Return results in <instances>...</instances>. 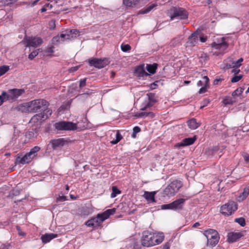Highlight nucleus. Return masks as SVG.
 <instances>
[{
	"label": "nucleus",
	"instance_id": "14",
	"mask_svg": "<svg viewBox=\"0 0 249 249\" xmlns=\"http://www.w3.org/2000/svg\"><path fill=\"white\" fill-rule=\"evenodd\" d=\"M147 95L148 97V103L144 107L141 108L142 110H144L147 107L153 106L157 102V97L155 93H149Z\"/></svg>",
	"mask_w": 249,
	"mask_h": 249
},
{
	"label": "nucleus",
	"instance_id": "16",
	"mask_svg": "<svg viewBox=\"0 0 249 249\" xmlns=\"http://www.w3.org/2000/svg\"><path fill=\"white\" fill-rule=\"evenodd\" d=\"M196 136H195L192 138H185L182 141L179 142L178 143L176 146L177 147H182V146H185L187 145H190L194 143L195 141L196 140Z\"/></svg>",
	"mask_w": 249,
	"mask_h": 249
},
{
	"label": "nucleus",
	"instance_id": "20",
	"mask_svg": "<svg viewBox=\"0 0 249 249\" xmlns=\"http://www.w3.org/2000/svg\"><path fill=\"white\" fill-rule=\"evenodd\" d=\"M135 73L139 77H145L149 75L145 71L143 65L137 66L135 69Z\"/></svg>",
	"mask_w": 249,
	"mask_h": 249
},
{
	"label": "nucleus",
	"instance_id": "25",
	"mask_svg": "<svg viewBox=\"0 0 249 249\" xmlns=\"http://www.w3.org/2000/svg\"><path fill=\"white\" fill-rule=\"evenodd\" d=\"M44 115L42 113H38L35 115L30 120V122L32 123H37L41 122L42 120H44Z\"/></svg>",
	"mask_w": 249,
	"mask_h": 249
},
{
	"label": "nucleus",
	"instance_id": "26",
	"mask_svg": "<svg viewBox=\"0 0 249 249\" xmlns=\"http://www.w3.org/2000/svg\"><path fill=\"white\" fill-rule=\"evenodd\" d=\"M140 0H123V3L127 7H135L139 3Z\"/></svg>",
	"mask_w": 249,
	"mask_h": 249
},
{
	"label": "nucleus",
	"instance_id": "35",
	"mask_svg": "<svg viewBox=\"0 0 249 249\" xmlns=\"http://www.w3.org/2000/svg\"><path fill=\"white\" fill-rule=\"evenodd\" d=\"M112 192L111 194V197L114 198L117 195L121 193V191L116 187L113 186L112 187Z\"/></svg>",
	"mask_w": 249,
	"mask_h": 249
},
{
	"label": "nucleus",
	"instance_id": "61",
	"mask_svg": "<svg viewBox=\"0 0 249 249\" xmlns=\"http://www.w3.org/2000/svg\"><path fill=\"white\" fill-rule=\"evenodd\" d=\"M224 103L225 104H232V102H231V101H228L226 99L224 100Z\"/></svg>",
	"mask_w": 249,
	"mask_h": 249
},
{
	"label": "nucleus",
	"instance_id": "33",
	"mask_svg": "<svg viewBox=\"0 0 249 249\" xmlns=\"http://www.w3.org/2000/svg\"><path fill=\"white\" fill-rule=\"evenodd\" d=\"M123 139L122 135L120 134L119 131H117L116 134V139L111 141V143L112 144H115L119 142Z\"/></svg>",
	"mask_w": 249,
	"mask_h": 249
},
{
	"label": "nucleus",
	"instance_id": "39",
	"mask_svg": "<svg viewBox=\"0 0 249 249\" xmlns=\"http://www.w3.org/2000/svg\"><path fill=\"white\" fill-rule=\"evenodd\" d=\"M121 50L124 52H127L130 51L131 49V46L128 44H122L121 46Z\"/></svg>",
	"mask_w": 249,
	"mask_h": 249
},
{
	"label": "nucleus",
	"instance_id": "40",
	"mask_svg": "<svg viewBox=\"0 0 249 249\" xmlns=\"http://www.w3.org/2000/svg\"><path fill=\"white\" fill-rule=\"evenodd\" d=\"M140 114L141 115L142 117H150L151 118H153L155 116L153 112H140Z\"/></svg>",
	"mask_w": 249,
	"mask_h": 249
},
{
	"label": "nucleus",
	"instance_id": "55",
	"mask_svg": "<svg viewBox=\"0 0 249 249\" xmlns=\"http://www.w3.org/2000/svg\"><path fill=\"white\" fill-rule=\"evenodd\" d=\"M79 68V66H75V67H71L70 69V71H71V72L75 71H77L78 70Z\"/></svg>",
	"mask_w": 249,
	"mask_h": 249
},
{
	"label": "nucleus",
	"instance_id": "37",
	"mask_svg": "<svg viewBox=\"0 0 249 249\" xmlns=\"http://www.w3.org/2000/svg\"><path fill=\"white\" fill-rule=\"evenodd\" d=\"M9 70V67L8 66H2L0 67V76L3 75Z\"/></svg>",
	"mask_w": 249,
	"mask_h": 249
},
{
	"label": "nucleus",
	"instance_id": "47",
	"mask_svg": "<svg viewBox=\"0 0 249 249\" xmlns=\"http://www.w3.org/2000/svg\"><path fill=\"white\" fill-rule=\"evenodd\" d=\"M6 98L7 96L3 95L2 92L1 95H0V106L2 105L4 102L9 101V100L6 99Z\"/></svg>",
	"mask_w": 249,
	"mask_h": 249
},
{
	"label": "nucleus",
	"instance_id": "46",
	"mask_svg": "<svg viewBox=\"0 0 249 249\" xmlns=\"http://www.w3.org/2000/svg\"><path fill=\"white\" fill-rule=\"evenodd\" d=\"M242 75H239L234 76L231 79V82L232 83H235L239 81L242 77Z\"/></svg>",
	"mask_w": 249,
	"mask_h": 249
},
{
	"label": "nucleus",
	"instance_id": "52",
	"mask_svg": "<svg viewBox=\"0 0 249 249\" xmlns=\"http://www.w3.org/2000/svg\"><path fill=\"white\" fill-rule=\"evenodd\" d=\"M66 200V197L65 196H59L56 199V201L58 202H63Z\"/></svg>",
	"mask_w": 249,
	"mask_h": 249
},
{
	"label": "nucleus",
	"instance_id": "27",
	"mask_svg": "<svg viewBox=\"0 0 249 249\" xmlns=\"http://www.w3.org/2000/svg\"><path fill=\"white\" fill-rule=\"evenodd\" d=\"M249 195V187L245 188L242 194L237 197V200L239 202L245 199Z\"/></svg>",
	"mask_w": 249,
	"mask_h": 249
},
{
	"label": "nucleus",
	"instance_id": "2",
	"mask_svg": "<svg viewBox=\"0 0 249 249\" xmlns=\"http://www.w3.org/2000/svg\"><path fill=\"white\" fill-rule=\"evenodd\" d=\"M116 209H108L101 213H99L96 217H93L86 222V225L89 227H97L101 226L102 223L107 219L110 215L116 212Z\"/></svg>",
	"mask_w": 249,
	"mask_h": 249
},
{
	"label": "nucleus",
	"instance_id": "38",
	"mask_svg": "<svg viewBox=\"0 0 249 249\" xmlns=\"http://www.w3.org/2000/svg\"><path fill=\"white\" fill-rule=\"evenodd\" d=\"M234 221L242 227H244L246 225L245 220L243 217L235 218Z\"/></svg>",
	"mask_w": 249,
	"mask_h": 249
},
{
	"label": "nucleus",
	"instance_id": "12",
	"mask_svg": "<svg viewBox=\"0 0 249 249\" xmlns=\"http://www.w3.org/2000/svg\"><path fill=\"white\" fill-rule=\"evenodd\" d=\"M213 48L219 50V53H222L228 47V44L225 41V38H221V42L216 43L213 42L212 44Z\"/></svg>",
	"mask_w": 249,
	"mask_h": 249
},
{
	"label": "nucleus",
	"instance_id": "22",
	"mask_svg": "<svg viewBox=\"0 0 249 249\" xmlns=\"http://www.w3.org/2000/svg\"><path fill=\"white\" fill-rule=\"evenodd\" d=\"M16 109L22 112H30V102L19 105L16 107Z\"/></svg>",
	"mask_w": 249,
	"mask_h": 249
},
{
	"label": "nucleus",
	"instance_id": "11",
	"mask_svg": "<svg viewBox=\"0 0 249 249\" xmlns=\"http://www.w3.org/2000/svg\"><path fill=\"white\" fill-rule=\"evenodd\" d=\"M89 62L90 66H94L98 69L103 68L106 67L108 63L107 59H98L93 58L89 59Z\"/></svg>",
	"mask_w": 249,
	"mask_h": 249
},
{
	"label": "nucleus",
	"instance_id": "18",
	"mask_svg": "<svg viewBox=\"0 0 249 249\" xmlns=\"http://www.w3.org/2000/svg\"><path fill=\"white\" fill-rule=\"evenodd\" d=\"M57 237V234L53 233H45L44 234H43L41 236V240L43 243L46 244L47 243H49L50 242L52 239L56 238Z\"/></svg>",
	"mask_w": 249,
	"mask_h": 249
},
{
	"label": "nucleus",
	"instance_id": "57",
	"mask_svg": "<svg viewBox=\"0 0 249 249\" xmlns=\"http://www.w3.org/2000/svg\"><path fill=\"white\" fill-rule=\"evenodd\" d=\"M49 25L51 26V28H54L55 27V22L54 21L52 20L49 22Z\"/></svg>",
	"mask_w": 249,
	"mask_h": 249
},
{
	"label": "nucleus",
	"instance_id": "15",
	"mask_svg": "<svg viewBox=\"0 0 249 249\" xmlns=\"http://www.w3.org/2000/svg\"><path fill=\"white\" fill-rule=\"evenodd\" d=\"M51 143L52 145L53 148L55 149L65 145L67 143V141L63 138H60L52 140Z\"/></svg>",
	"mask_w": 249,
	"mask_h": 249
},
{
	"label": "nucleus",
	"instance_id": "50",
	"mask_svg": "<svg viewBox=\"0 0 249 249\" xmlns=\"http://www.w3.org/2000/svg\"><path fill=\"white\" fill-rule=\"evenodd\" d=\"M86 78L81 79L79 82V88L80 89L82 88L83 87H84V86H86Z\"/></svg>",
	"mask_w": 249,
	"mask_h": 249
},
{
	"label": "nucleus",
	"instance_id": "21",
	"mask_svg": "<svg viewBox=\"0 0 249 249\" xmlns=\"http://www.w3.org/2000/svg\"><path fill=\"white\" fill-rule=\"evenodd\" d=\"M185 199L183 198H180L176 200L171 203L172 207L174 210H179L182 208L183 204L184 203Z\"/></svg>",
	"mask_w": 249,
	"mask_h": 249
},
{
	"label": "nucleus",
	"instance_id": "5",
	"mask_svg": "<svg viewBox=\"0 0 249 249\" xmlns=\"http://www.w3.org/2000/svg\"><path fill=\"white\" fill-rule=\"evenodd\" d=\"M30 112L35 113L45 110L49 106V103L43 99L34 100L30 102Z\"/></svg>",
	"mask_w": 249,
	"mask_h": 249
},
{
	"label": "nucleus",
	"instance_id": "56",
	"mask_svg": "<svg viewBox=\"0 0 249 249\" xmlns=\"http://www.w3.org/2000/svg\"><path fill=\"white\" fill-rule=\"evenodd\" d=\"M207 37L204 36H200V40L202 42H205L207 40Z\"/></svg>",
	"mask_w": 249,
	"mask_h": 249
},
{
	"label": "nucleus",
	"instance_id": "31",
	"mask_svg": "<svg viewBox=\"0 0 249 249\" xmlns=\"http://www.w3.org/2000/svg\"><path fill=\"white\" fill-rule=\"evenodd\" d=\"M209 78L207 76H205L202 78L201 80H199L197 85L198 86H202L203 87L206 85H208L209 84Z\"/></svg>",
	"mask_w": 249,
	"mask_h": 249
},
{
	"label": "nucleus",
	"instance_id": "28",
	"mask_svg": "<svg viewBox=\"0 0 249 249\" xmlns=\"http://www.w3.org/2000/svg\"><path fill=\"white\" fill-rule=\"evenodd\" d=\"M187 124L191 129H196L199 126V124L196 122V120L194 118L189 120L187 122Z\"/></svg>",
	"mask_w": 249,
	"mask_h": 249
},
{
	"label": "nucleus",
	"instance_id": "30",
	"mask_svg": "<svg viewBox=\"0 0 249 249\" xmlns=\"http://www.w3.org/2000/svg\"><path fill=\"white\" fill-rule=\"evenodd\" d=\"M219 148L217 146H214L206 149L205 154L208 156L213 155L218 151Z\"/></svg>",
	"mask_w": 249,
	"mask_h": 249
},
{
	"label": "nucleus",
	"instance_id": "43",
	"mask_svg": "<svg viewBox=\"0 0 249 249\" xmlns=\"http://www.w3.org/2000/svg\"><path fill=\"white\" fill-rule=\"evenodd\" d=\"M38 50H36L32 52L28 56L29 59H30V60L33 59L38 54Z\"/></svg>",
	"mask_w": 249,
	"mask_h": 249
},
{
	"label": "nucleus",
	"instance_id": "13",
	"mask_svg": "<svg viewBox=\"0 0 249 249\" xmlns=\"http://www.w3.org/2000/svg\"><path fill=\"white\" fill-rule=\"evenodd\" d=\"M34 157H35L33 156V155L30 152H29L26 153L22 158L18 157V158H17L16 160L18 161L19 163L24 164L28 163L30 162H31Z\"/></svg>",
	"mask_w": 249,
	"mask_h": 249
},
{
	"label": "nucleus",
	"instance_id": "60",
	"mask_svg": "<svg viewBox=\"0 0 249 249\" xmlns=\"http://www.w3.org/2000/svg\"><path fill=\"white\" fill-rule=\"evenodd\" d=\"M200 225V224L199 222H196L193 225V228H196L197 227H198V226Z\"/></svg>",
	"mask_w": 249,
	"mask_h": 249
},
{
	"label": "nucleus",
	"instance_id": "49",
	"mask_svg": "<svg viewBox=\"0 0 249 249\" xmlns=\"http://www.w3.org/2000/svg\"><path fill=\"white\" fill-rule=\"evenodd\" d=\"M70 34V37H71V35H74V37L76 36L77 35L80 33L79 31L77 29H71L68 32Z\"/></svg>",
	"mask_w": 249,
	"mask_h": 249
},
{
	"label": "nucleus",
	"instance_id": "34",
	"mask_svg": "<svg viewBox=\"0 0 249 249\" xmlns=\"http://www.w3.org/2000/svg\"><path fill=\"white\" fill-rule=\"evenodd\" d=\"M43 113H41L42 114L44 115V120L47 119L52 115V111L51 110L49 109L48 107L45 110H42Z\"/></svg>",
	"mask_w": 249,
	"mask_h": 249
},
{
	"label": "nucleus",
	"instance_id": "8",
	"mask_svg": "<svg viewBox=\"0 0 249 249\" xmlns=\"http://www.w3.org/2000/svg\"><path fill=\"white\" fill-rule=\"evenodd\" d=\"M54 125L55 128L58 130H75L77 128L76 124L66 121L57 122Z\"/></svg>",
	"mask_w": 249,
	"mask_h": 249
},
{
	"label": "nucleus",
	"instance_id": "62",
	"mask_svg": "<svg viewBox=\"0 0 249 249\" xmlns=\"http://www.w3.org/2000/svg\"><path fill=\"white\" fill-rule=\"evenodd\" d=\"M244 159L246 161H247V162L249 161V155L245 156Z\"/></svg>",
	"mask_w": 249,
	"mask_h": 249
},
{
	"label": "nucleus",
	"instance_id": "51",
	"mask_svg": "<svg viewBox=\"0 0 249 249\" xmlns=\"http://www.w3.org/2000/svg\"><path fill=\"white\" fill-rule=\"evenodd\" d=\"M241 65V63H239L238 61H234L232 63V68H238Z\"/></svg>",
	"mask_w": 249,
	"mask_h": 249
},
{
	"label": "nucleus",
	"instance_id": "63",
	"mask_svg": "<svg viewBox=\"0 0 249 249\" xmlns=\"http://www.w3.org/2000/svg\"><path fill=\"white\" fill-rule=\"evenodd\" d=\"M46 11V8L44 7L43 8H42L41 9H40V11L41 12L43 13V12H44Z\"/></svg>",
	"mask_w": 249,
	"mask_h": 249
},
{
	"label": "nucleus",
	"instance_id": "4",
	"mask_svg": "<svg viewBox=\"0 0 249 249\" xmlns=\"http://www.w3.org/2000/svg\"><path fill=\"white\" fill-rule=\"evenodd\" d=\"M169 13L171 20H174L175 18L185 19L188 16L187 11L184 8L179 7H172L169 10Z\"/></svg>",
	"mask_w": 249,
	"mask_h": 249
},
{
	"label": "nucleus",
	"instance_id": "32",
	"mask_svg": "<svg viewBox=\"0 0 249 249\" xmlns=\"http://www.w3.org/2000/svg\"><path fill=\"white\" fill-rule=\"evenodd\" d=\"M157 5L155 4H152L145 8L142 9L140 11V13L142 14H146L149 12L152 9H153Z\"/></svg>",
	"mask_w": 249,
	"mask_h": 249
},
{
	"label": "nucleus",
	"instance_id": "17",
	"mask_svg": "<svg viewBox=\"0 0 249 249\" xmlns=\"http://www.w3.org/2000/svg\"><path fill=\"white\" fill-rule=\"evenodd\" d=\"M198 33L194 32L188 37L187 44L190 46H195L198 42Z\"/></svg>",
	"mask_w": 249,
	"mask_h": 249
},
{
	"label": "nucleus",
	"instance_id": "7",
	"mask_svg": "<svg viewBox=\"0 0 249 249\" xmlns=\"http://www.w3.org/2000/svg\"><path fill=\"white\" fill-rule=\"evenodd\" d=\"M237 209V204L233 201H229L221 207L220 212L225 216L231 215Z\"/></svg>",
	"mask_w": 249,
	"mask_h": 249
},
{
	"label": "nucleus",
	"instance_id": "29",
	"mask_svg": "<svg viewBox=\"0 0 249 249\" xmlns=\"http://www.w3.org/2000/svg\"><path fill=\"white\" fill-rule=\"evenodd\" d=\"M158 65L156 63L147 64L146 70L151 74H154L157 69Z\"/></svg>",
	"mask_w": 249,
	"mask_h": 249
},
{
	"label": "nucleus",
	"instance_id": "59",
	"mask_svg": "<svg viewBox=\"0 0 249 249\" xmlns=\"http://www.w3.org/2000/svg\"><path fill=\"white\" fill-rule=\"evenodd\" d=\"M240 71V70L235 69L232 70V72H234L235 74L238 73Z\"/></svg>",
	"mask_w": 249,
	"mask_h": 249
},
{
	"label": "nucleus",
	"instance_id": "24",
	"mask_svg": "<svg viewBox=\"0 0 249 249\" xmlns=\"http://www.w3.org/2000/svg\"><path fill=\"white\" fill-rule=\"evenodd\" d=\"M73 36H71V37H73ZM60 38H61V41H63L65 39H70L71 37H70V34L68 32V34H61L60 36H56L53 37L52 41L53 43L55 42L59 41Z\"/></svg>",
	"mask_w": 249,
	"mask_h": 249
},
{
	"label": "nucleus",
	"instance_id": "53",
	"mask_svg": "<svg viewBox=\"0 0 249 249\" xmlns=\"http://www.w3.org/2000/svg\"><path fill=\"white\" fill-rule=\"evenodd\" d=\"M17 229L18 231V233L19 235H21V236H25V233L21 231V230H20V228L19 227L17 226Z\"/></svg>",
	"mask_w": 249,
	"mask_h": 249
},
{
	"label": "nucleus",
	"instance_id": "45",
	"mask_svg": "<svg viewBox=\"0 0 249 249\" xmlns=\"http://www.w3.org/2000/svg\"><path fill=\"white\" fill-rule=\"evenodd\" d=\"M161 209L162 210H166V209L173 210L171 203H169V204L162 205L161 206Z\"/></svg>",
	"mask_w": 249,
	"mask_h": 249
},
{
	"label": "nucleus",
	"instance_id": "1",
	"mask_svg": "<svg viewBox=\"0 0 249 249\" xmlns=\"http://www.w3.org/2000/svg\"><path fill=\"white\" fill-rule=\"evenodd\" d=\"M162 233H156L148 231H144L142 233L141 240L142 245L143 247H149L161 243L164 239Z\"/></svg>",
	"mask_w": 249,
	"mask_h": 249
},
{
	"label": "nucleus",
	"instance_id": "54",
	"mask_svg": "<svg viewBox=\"0 0 249 249\" xmlns=\"http://www.w3.org/2000/svg\"><path fill=\"white\" fill-rule=\"evenodd\" d=\"M222 81V79H215L214 81H213V84L214 85H217L219 84L220 82H221V81Z\"/></svg>",
	"mask_w": 249,
	"mask_h": 249
},
{
	"label": "nucleus",
	"instance_id": "19",
	"mask_svg": "<svg viewBox=\"0 0 249 249\" xmlns=\"http://www.w3.org/2000/svg\"><path fill=\"white\" fill-rule=\"evenodd\" d=\"M243 234L240 232H229L228 234V240L230 242H234L240 239Z\"/></svg>",
	"mask_w": 249,
	"mask_h": 249
},
{
	"label": "nucleus",
	"instance_id": "41",
	"mask_svg": "<svg viewBox=\"0 0 249 249\" xmlns=\"http://www.w3.org/2000/svg\"><path fill=\"white\" fill-rule=\"evenodd\" d=\"M40 149L39 146H36L31 149L30 152L35 157L37 155V152H38Z\"/></svg>",
	"mask_w": 249,
	"mask_h": 249
},
{
	"label": "nucleus",
	"instance_id": "9",
	"mask_svg": "<svg viewBox=\"0 0 249 249\" xmlns=\"http://www.w3.org/2000/svg\"><path fill=\"white\" fill-rule=\"evenodd\" d=\"M25 92L24 89H9L7 92L3 91L2 95L7 96L9 101H15L19 96Z\"/></svg>",
	"mask_w": 249,
	"mask_h": 249
},
{
	"label": "nucleus",
	"instance_id": "6",
	"mask_svg": "<svg viewBox=\"0 0 249 249\" xmlns=\"http://www.w3.org/2000/svg\"><path fill=\"white\" fill-rule=\"evenodd\" d=\"M203 234L207 239V244L215 246L218 242L219 236L218 232L213 229H209L204 231Z\"/></svg>",
	"mask_w": 249,
	"mask_h": 249
},
{
	"label": "nucleus",
	"instance_id": "3",
	"mask_svg": "<svg viewBox=\"0 0 249 249\" xmlns=\"http://www.w3.org/2000/svg\"><path fill=\"white\" fill-rule=\"evenodd\" d=\"M182 186L181 181L175 180L171 182L163 190L164 196L168 197L173 196L178 192L179 189Z\"/></svg>",
	"mask_w": 249,
	"mask_h": 249
},
{
	"label": "nucleus",
	"instance_id": "48",
	"mask_svg": "<svg viewBox=\"0 0 249 249\" xmlns=\"http://www.w3.org/2000/svg\"><path fill=\"white\" fill-rule=\"evenodd\" d=\"M208 87H209V84L208 85H205L204 86L200 88L198 91V93L199 94H202L205 93V92H206Z\"/></svg>",
	"mask_w": 249,
	"mask_h": 249
},
{
	"label": "nucleus",
	"instance_id": "36",
	"mask_svg": "<svg viewBox=\"0 0 249 249\" xmlns=\"http://www.w3.org/2000/svg\"><path fill=\"white\" fill-rule=\"evenodd\" d=\"M244 91V89L242 87H239L235 90L232 93V96H239L242 94Z\"/></svg>",
	"mask_w": 249,
	"mask_h": 249
},
{
	"label": "nucleus",
	"instance_id": "64",
	"mask_svg": "<svg viewBox=\"0 0 249 249\" xmlns=\"http://www.w3.org/2000/svg\"><path fill=\"white\" fill-rule=\"evenodd\" d=\"M135 116L137 118H142L141 115L140 114V113H137Z\"/></svg>",
	"mask_w": 249,
	"mask_h": 249
},
{
	"label": "nucleus",
	"instance_id": "10",
	"mask_svg": "<svg viewBox=\"0 0 249 249\" xmlns=\"http://www.w3.org/2000/svg\"><path fill=\"white\" fill-rule=\"evenodd\" d=\"M27 47H37L42 43V39L39 37H26L24 38Z\"/></svg>",
	"mask_w": 249,
	"mask_h": 249
},
{
	"label": "nucleus",
	"instance_id": "44",
	"mask_svg": "<svg viewBox=\"0 0 249 249\" xmlns=\"http://www.w3.org/2000/svg\"><path fill=\"white\" fill-rule=\"evenodd\" d=\"M18 0H0V2L3 5H7L16 2Z\"/></svg>",
	"mask_w": 249,
	"mask_h": 249
},
{
	"label": "nucleus",
	"instance_id": "58",
	"mask_svg": "<svg viewBox=\"0 0 249 249\" xmlns=\"http://www.w3.org/2000/svg\"><path fill=\"white\" fill-rule=\"evenodd\" d=\"M169 248H170V246L168 243L165 244L163 246V249H169Z\"/></svg>",
	"mask_w": 249,
	"mask_h": 249
},
{
	"label": "nucleus",
	"instance_id": "42",
	"mask_svg": "<svg viewBox=\"0 0 249 249\" xmlns=\"http://www.w3.org/2000/svg\"><path fill=\"white\" fill-rule=\"evenodd\" d=\"M140 131L141 128L140 127L135 126L133 129V133L132 134V137L133 138H135L136 134L140 132Z\"/></svg>",
	"mask_w": 249,
	"mask_h": 249
},
{
	"label": "nucleus",
	"instance_id": "23",
	"mask_svg": "<svg viewBox=\"0 0 249 249\" xmlns=\"http://www.w3.org/2000/svg\"><path fill=\"white\" fill-rule=\"evenodd\" d=\"M156 193L157 192L156 191L151 192L145 191L143 195V196L148 201H150L151 202H156L155 196L156 194Z\"/></svg>",
	"mask_w": 249,
	"mask_h": 249
}]
</instances>
